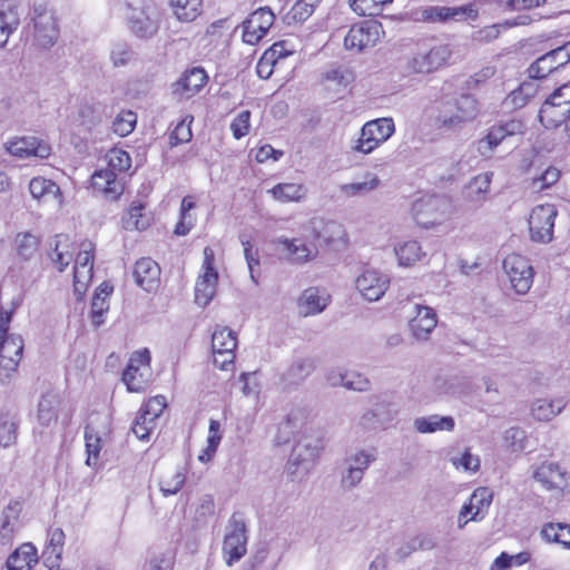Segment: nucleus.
Listing matches in <instances>:
<instances>
[{
	"mask_svg": "<svg viewBox=\"0 0 570 570\" xmlns=\"http://www.w3.org/2000/svg\"><path fill=\"white\" fill-rule=\"evenodd\" d=\"M125 18L132 35L140 39L154 37L160 22V13L153 0H127Z\"/></svg>",
	"mask_w": 570,
	"mask_h": 570,
	"instance_id": "obj_1",
	"label": "nucleus"
},
{
	"mask_svg": "<svg viewBox=\"0 0 570 570\" xmlns=\"http://www.w3.org/2000/svg\"><path fill=\"white\" fill-rule=\"evenodd\" d=\"M395 132V124L391 117H382L366 121L360 131L352 149L368 155L386 142Z\"/></svg>",
	"mask_w": 570,
	"mask_h": 570,
	"instance_id": "obj_2",
	"label": "nucleus"
},
{
	"mask_svg": "<svg viewBox=\"0 0 570 570\" xmlns=\"http://www.w3.org/2000/svg\"><path fill=\"white\" fill-rule=\"evenodd\" d=\"M452 107L453 111L443 110L438 116V122L442 128L450 130L461 129L466 124L474 121L480 114V104L470 94H463L455 98Z\"/></svg>",
	"mask_w": 570,
	"mask_h": 570,
	"instance_id": "obj_3",
	"label": "nucleus"
},
{
	"mask_svg": "<svg viewBox=\"0 0 570 570\" xmlns=\"http://www.w3.org/2000/svg\"><path fill=\"white\" fill-rule=\"evenodd\" d=\"M502 269L510 287L518 295H525L534 277V268L530 261L520 254H509L502 262Z\"/></svg>",
	"mask_w": 570,
	"mask_h": 570,
	"instance_id": "obj_4",
	"label": "nucleus"
},
{
	"mask_svg": "<svg viewBox=\"0 0 570 570\" xmlns=\"http://www.w3.org/2000/svg\"><path fill=\"white\" fill-rule=\"evenodd\" d=\"M151 375L150 353L144 348L131 354L122 373V381L129 392L139 393L146 390Z\"/></svg>",
	"mask_w": 570,
	"mask_h": 570,
	"instance_id": "obj_5",
	"label": "nucleus"
},
{
	"mask_svg": "<svg viewBox=\"0 0 570 570\" xmlns=\"http://www.w3.org/2000/svg\"><path fill=\"white\" fill-rule=\"evenodd\" d=\"M453 51L450 45L439 43L428 50H419L406 63L410 73L426 75L436 71L444 66Z\"/></svg>",
	"mask_w": 570,
	"mask_h": 570,
	"instance_id": "obj_6",
	"label": "nucleus"
},
{
	"mask_svg": "<svg viewBox=\"0 0 570 570\" xmlns=\"http://www.w3.org/2000/svg\"><path fill=\"white\" fill-rule=\"evenodd\" d=\"M214 250L210 247H205L202 272L195 285V303L202 307L207 306L216 294L218 272L214 266Z\"/></svg>",
	"mask_w": 570,
	"mask_h": 570,
	"instance_id": "obj_7",
	"label": "nucleus"
},
{
	"mask_svg": "<svg viewBox=\"0 0 570 570\" xmlns=\"http://www.w3.org/2000/svg\"><path fill=\"white\" fill-rule=\"evenodd\" d=\"M558 209L553 204H541L532 208L528 223L531 240L547 244L553 239Z\"/></svg>",
	"mask_w": 570,
	"mask_h": 570,
	"instance_id": "obj_8",
	"label": "nucleus"
},
{
	"mask_svg": "<svg viewBox=\"0 0 570 570\" xmlns=\"http://www.w3.org/2000/svg\"><path fill=\"white\" fill-rule=\"evenodd\" d=\"M247 552L246 525L235 515L228 522L223 542V556L228 567L239 561Z\"/></svg>",
	"mask_w": 570,
	"mask_h": 570,
	"instance_id": "obj_9",
	"label": "nucleus"
},
{
	"mask_svg": "<svg viewBox=\"0 0 570 570\" xmlns=\"http://www.w3.org/2000/svg\"><path fill=\"white\" fill-rule=\"evenodd\" d=\"M451 203L445 197H430L415 204V220L423 228L442 224L451 214Z\"/></svg>",
	"mask_w": 570,
	"mask_h": 570,
	"instance_id": "obj_10",
	"label": "nucleus"
},
{
	"mask_svg": "<svg viewBox=\"0 0 570 570\" xmlns=\"http://www.w3.org/2000/svg\"><path fill=\"white\" fill-rule=\"evenodd\" d=\"M318 235H302L295 238L278 237L275 243L285 253L286 258L296 264H304L317 256L315 239Z\"/></svg>",
	"mask_w": 570,
	"mask_h": 570,
	"instance_id": "obj_11",
	"label": "nucleus"
},
{
	"mask_svg": "<svg viewBox=\"0 0 570 570\" xmlns=\"http://www.w3.org/2000/svg\"><path fill=\"white\" fill-rule=\"evenodd\" d=\"M237 337L235 332L226 326H218L212 335L214 363L222 370H228L235 361Z\"/></svg>",
	"mask_w": 570,
	"mask_h": 570,
	"instance_id": "obj_12",
	"label": "nucleus"
},
{
	"mask_svg": "<svg viewBox=\"0 0 570 570\" xmlns=\"http://www.w3.org/2000/svg\"><path fill=\"white\" fill-rule=\"evenodd\" d=\"M383 33L382 24L370 20L354 24L344 38V46L347 50L361 52L374 47Z\"/></svg>",
	"mask_w": 570,
	"mask_h": 570,
	"instance_id": "obj_13",
	"label": "nucleus"
},
{
	"mask_svg": "<svg viewBox=\"0 0 570 570\" xmlns=\"http://www.w3.org/2000/svg\"><path fill=\"white\" fill-rule=\"evenodd\" d=\"M357 293L367 302L380 301L390 287V277L375 268H364L355 278Z\"/></svg>",
	"mask_w": 570,
	"mask_h": 570,
	"instance_id": "obj_14",
	"label": "nucleus"
},
{
	"mask_svg": "<svg viewBox=\"0 0 570 570\" xmlns=\"http://www.w3.org/2000/svg\"><path fill=\"white\" fill-rule=\"evenodd\" d=\"M523 131L520 120H509L489 128L487 135L476 141V150L483 158H491L495 148L509 136Z\"/></svg>",
	"mask_w": 570,
	"mask_h": 570,
	"instance_id": "obj_15",
	"label": "nucleus"
},
{
	"mask_svg": "<svg viewBox=\"0 0 570 570\" xmlns=\"http://www.w3.org/2000/svg\"><path fill=\"white\" fill-rule=\"evenodd\" d=\"M35 39L43 48L51 47L58 39L59 29L53 12L46 4L33 8Z\"/></svg>",
	"mask_w": 570,
	"mask_h": 570,
	"instance_id": "obj_16",
	"label": "nucleus"
},
{
	"mask_svg": "<svg viewBox=\"0 0 570 570\" xmlns=\"http://www.w3.org/2000/svg\"><path fill=\"white\" fill-rule=\"evenodd\" d=\"M61 400L58 394L46 393L41 396L37 410V425L35 433L41 436H50L58 423V412L60 409Z\"/></svg>",
	"mask_w": 570,
	"mask_h": 570,
	"instance_id": "obj_17",
	"label": "nucleus"
},
{
	"mask_svg": "<svg viewBox=\"0 0 570 570\" xmlns=\"http://www.w3.org/2000/svg\"><path fill=\"white\" fill-rule=\"evenodd\" d=\"M322 444L320 440L305 438L301 440L293 449L289 458V469L293 474H305L314 465L317 460Z\"/></svg>",
	"mask_w": 570,
	"mask_h": 570,
	"instance_id": "obj_18",
	"label": "nucleus"
},
{
	"mask_svg": "<svg viewBox=\"0 0 570 570\" xmlns=\"http://www.w3.org/2000/svg\"><path fill=\"white\" fill-rule=\"evenodd\" d=\"M275 21L269 8H259L243 22V40L248 45L258 43Z\"/></svg>",
	"mask_w": 570,
	"mask_h": 570,
	"instance_id": "obj_19",
	"label": "nucleus"
},
{
	"mask_svg": "<svg viewBox=\"0 0 570 570\" xmlns=\"http://www.w3.org/2000/svg\"><path fill=\"white\" fill-rule=\"evenodd\" d=\"M94 275V245L91 242L80 244V250L75 259L73 287L79 295L87 291Z\"/></svg>",
	"mask_w": 570,
	"mask_h": 570,
	"instance_id": "obj_20",
	"label": "nucleus"
},
{
	"mask_svg": "<svg viewBox=\"0 0 570 570\" xmlns=\"http://www.w3.org/2000/svg\"><path fill=\"white\" fill-rule=\"evenodd\" d=\"M419 20L424 22H446V21H461L464 19L475 20L478 17V10L472 6L462 7H442V6H429L424 7L419 11Z\"/></svg>",
	"mask_w": 570,
	"mask_h": 570,
	"instance_id": "obj_21",
	"label": "nucleus"
},
{
	"mask_svg": "<svg viewBox=\"0 0 570 570\" xmlns=\"http://www.w3.org/2000/svg\"><path fill=\"white\" fill-rule=\"evenodd\" d=\"M540 122L547 129H559L570 139V106L547 99L539 111Z\"/></svg>",
	"mask_w": 570,
	"mask_h": 570,
	"instance_id": "obj_22",
	"label": "nucleus"
},
{
	"mask_svg": "<svg viewBox=\"0 0 570 570\" xmlns=\"http://www.w3.org/2000/svg\"><path fill=\"white\" fill-rule=\"evenodd\" d=\"M92 189L109 200H116L124 193V177L110 168L96 170L91 175Z\"/></svg>",
	"mask_w": 570,
	"mask_h": 570,
	"instance_id": "obj_23",
	"label": "nucleus"
},
{
	"mask_svg": "<svg viewBox=\"0 0 570 570\" xmlns=\"http://www.w3.org/2000/svg\"><path fill=\"white\" fill-rule=\"evenodd\" d=\"M438 325L436 312L429 306L416 304L414 315L409 322V330L416 341H428Z\"/></svg>",
	"mask_w": 570,
	"mask_h": 570,
	"instance_id": "obj_24",
	"label": "nucleus"
},
{
	"mask_svg": "<svg viewBox=\"0 0 570 570\" xmlns=\"http://www.w3.org/2000/svg\"><path fill=\"white\" fill-rule=\"evenodd\" d=\"M208 76L203 68L194 67L186 70L174 83L173 92L179 99H189L197 95L207 83Z\"/></svg>",
	"mask_w": 570,
	"mask_h": 570,
	"instance_id": "obj_25",
	"label": "nucleus"
},
{
	"mask_svg": "<svg viewBox=\"0 0 570 570\" xmlns=\"http://www.w3.org/2000/svg\"><path fill=\"white\" fill-rule=\"evenodd\" d=\"M21 14V0H1L0 2V48H3L10 35L18 28Z\"/></svg>",
	"mask_w": 570,
	"mask_h": 570,
	"instance_id": "obj_26",
	"label": "nucleus"
},
{
	"mask_svg": "<svg viewBox=\"0 0 570 570\" xmlns=\"http://www.w3.org/2000/svg\"><path fill=\"white\" fill-rule=\"evenodd\" d=\"M331 302V295L318 287L306 288L298 298V311L303 316L322 313Z\"/></svg>",
	"mask_w": 570,
	"mask_h": 570,
	"instance_id": "obj_27",
	"label": "nucleus"
},
{
	"mask_svg": "<svg viewBox=\"0 0 570 570\" xmlns=\"http://www.w3.org/2000/svg\"><path fill=\"white\" fill-rule=\"evenodd\" d=\"M533 479L547 490H563L567 487V474L552 462H544L532 473Z\"/></svg>",
	"mask_w": 570,
	"mask_h": 570,
	"instance_id": "obj_28",
	"label": "nucleus"
},
{
	"mask_svg": "<svg viewBox=\"0 0 570 570\" xmlns=\"http://www.w3.org/2000/svg\"><path fill=\"white\" fill-rule=\"evenodd\" d=\"M132 275L138 286L150 292L159 284L160 268L155 261L144 257L136 262Z\"/></svg>",
	"mask_w": 570,
	"mask_h": 570,
	"instance_id": "obj_29",
	"label": "nucleus"
},
{
	"mask_svg": "<svg viewBox=\"0 0 570 570\" xmlns=\"http://www.w3.org/2000/svg\"><path fill=\"white\" fill-rule=\"evenodd\" d=\"M29 190L31 196L39 202H52L57 207H61L63 204L60 187L51 179L33 177L29 183Z\"/></svg>",
	"mask_w": 570,
	"mask_h": 570,
	"instance_id": "obj_30",
	"label": "nucleus"
},
{
	"mask_svg": "<svg viewBox=\"0 0 570 570\" xmlns=\"http://www.w3.org/2000/svg\"><path fill=\"white\" fill-rule=\"evenodd\" d=\"M8 151L19 158L29 156L46 158L50 155V147L33 137H22L11 140L8 144Z\"/></svg>",
	"mask_w": 570,
	"mask_h": 570,
	"instance_id": "obj_31",
	"label": "nucleus"
},
{
	"mask_svg": "<svg viewBox=\"0 0 570 570\" xmlns=\"http://www.w3.org/2000/svg\"><path fill=\"white\" fill-rule=\"evenodd\" d=\"M493 173L487 171L473 177L464 187V199L475 206L482 205L490 193Z\"/></svg>",
	"mask_w": 570,
	"mask_h": 570,
	"instance_id": "obj_32",
	"label": "nucleus"
},
{
	"mask_svg": "<svg viewBox=\"0 0 570 570\" xmlns=\"http://www.w3.org/2000/svg\"><path fill=\"white\" fill-rule=\"evenodd\" d=\"M413 425L414 429L422 434L441 431L452 432L455 428V421L451 415L432 414L416 417Z\"/></svg>",
	"mask_w": 570,
	"mask_h": 570,
	"instance_id": "obj_33",
	"label": "nucleus"
},
{
	"mask_svg": "<svg viewBox=\"0 0 570 570\" xmlns=\"http://www.w3.org/2000/svg\"><path fill=\"white\" fill-rule=\"evenodd\" d=\"M38 563L37 549L31 543L21 544L6 562L8 570H31Z\"/></svg>",
	"mask_w": 570,
	"mask_h": 570,
	"instance_id": "obj_34",
	"label": "nucleus"
},
{
	"mask_svg": "<svg viewBox=\"0 0 570 570\" xmlns=\"http://www.w3.org/2000/svg\"><path fill=\"white\" fill-rule=\"evenodd\" d=\"M566 406L563 397L537 399L531 406V414L538 421H550L558 415Z\"/></svg>",
	"mask_w": 570,
	"mask_h": 570,
	"instance_id": "obj_35",
	"label": "nucleus"
},
{
	"mask_svg": "<svg viewBox=\"0 0 570 570\" xmlns=\"http://www.w3.org/2000/svg\"><path fill=\"white\" fill-rule=\"evenodd\" d=\"M272 197L279 203H298L307 194V188L298 183H279L268 190Z\"/></svg>",
	"mask_w": 570,
	"mask_h": 570,
	"instance_id": "obj_36",
	"label": "nucleus"
},
{
	"mask_svg": "<svg viewBox=\"0 0 570 570\" xmlns=\"http://www.w3.org/2000/svg\"><path fill=\"white\" fill-rule=\"evenodd\" d=\"M394 253L399 265L403 267L413 266L425 256V253L417 240H405L399 243L394 247Z\"/></svg>",
	"mask_w": 570,
	"mask_h": 570,
	"instance_id": "obj_37",
	"label": "nucleus"
},
{
	"mask_svg": "<svg viewBox=\"0 0 570 570\" xmlns=\"http://www.w3.org/2000/svg\"><path fill=\"white\" fill-rule=\"evenodd\" d=\"M493 500V492L487 487L475 489L469 498V503L473 507L474 512L470 520L479 522L485 518Z\"/></svg>",
	"mask_w": 570,
	"mask_h": 570,
	"instance_id": "obj_38",
	"label": "nucleus"
},
{
	"mask_svg": "<svg viewBox=\"0 0 570 570\" xmlns=\"http://www.w3.org/2000/svg\"><path fill=\"white\" fill-rule=\"evenodd\" d=\"M541 538L548 543H558L570 550V524L548 522L542 525Z\"/></svg>",
	"mask_w": 570,
	"mask_h": 570,
	"instance_id": "obj_39",
	"label": "nucleus"
},
{
	"mask_svg": "<svg viewBox=\"0 0 570 570\" xmlns=\"http://www.w3.org/2000/svg\"><path fill=\"white\" fill-rule=\"evenodd\" d=\"M380 185L381 180L377 175L366 173L362 181L344 184L340 187V190L346 197L365 196L377 189Z\"/></svg>",
	"mask_w": 570,
	"mask_h": 570,
	"instance_id": "obj_40",
	"label": "nucleus"
},
{
	"mask_svg": "<svg viewBox=\"0 0 570 570\" xmlns=\"http://www.w3.org/2000/svg\"><path fill=\"white\" fill-rule=\"evenodd\" d=\"M112 293V287L108 284H101L91 302V321L95 326H100L105 320L104 315L109 309L108 297Z\"/></svg>",
	"mask_w": 570,
	"mask_h": 570,
	"instance_id": "obj_41",
	"label": "nucleus"
},
{
	"mask_svg": "<svg viewBox=\"0 0 570 570\" xmlns=\"http://www.w3.org/2000/svg\"><path fill=\"white\" fill-rule=\"evenodd\" d=\"M49 544L43 551L46 562H48L49 569L59 568V561L62 556V547L65 543V533L62 529L55 528L49 531Z\"/></svg>",
	"mask_w": 570,
	"mask_h": 570,
	"instance_id": "obj_42",
	"label": "nucleus"
},
{
	"mask_svg": "<svg viewBox=\"0 0 570 570\" xmlns=\"http://www.w3.org/2000/svg\"><path fill=\"white\" fill-rule=\"evenodd\" d=\"M51 261L56 264L59 272H63L73 258L72 244L68 236L58 235L55 239V248L50 254Z\"/></svg>",
	"mask_w": 570,
	"mask_h": 570,
	"instance_id": "obj_43",
	"label": "nucleus"
},
{
	"mask_svg": "<svg viewBox=\"0 0 570 570\" xmlns=\"http://www.w3.org/2000/svg\"><path fill=\"white\" fill-rule=\"evenodd\" d=\"M196 207L195 197L187 195L181 199L179 209V222L175 227V234L178 236L187 235L196 223V217L190 212Z\"/></svg>",
	"mask_w": 570,
	"mask_h": 570,
	"instance_id": "obj_44",
	"label": "nucleus"
},
{
	"mask_svg": "<svg viewBox=\"0 0 570 570\" xmlns=\"http://www.w3.org/2000/svg\"><path fill=\"white\" fill-rule=\"evenodd\" d=\"M174 13L179 21L191 22L203 9V0H170Z\"/></svg>",
	"mask_w": 570,
	"mask_h": 570,
	"instance_id": "obj_45",
	"label": "nucleus"
},
{
	"mask_svg": "<svg viewBox=\"0 0 570 570\" xmlns=\"http://www.w3.org/2000/svg\"><path fill=\"white\" fill-rule=\"evenodd\" d=\"M19 522V510L17 507L9 505L2 512L0 525V543L8 544L13 539Z\"/></svg>",
	"mask_w": 570,
	"mask_h": 570,
	"instance_id": "obj_46",
	"label": "nucleus"
},
{
	"mask_svg": "<svg viewBox=\"0 0 570 570\" xmlns=\"http://www.w3.org/2000/svg\"><path fill=\"white\" fill-rule=\"evenodd\" d=\"M534 94V85L531 82H523L505 97L503 104L509 109H520L530 101Z\"/></svg>",
	"mask_w": 570,
	"mask_h": 570,
	"instance_id": "obj_47",
	"label": "nucleus"
},
{
	"mask_svg": "<svg viewBox=\"0 0 570 570\" xmlns=\"http://www.w3.org/2000/svg\"><path fill=\"white\" fill-rule=\"evenodd\" d=\"M313 362L308 358L294 361L283 375L287 384H297L304 381L313 372Z\"/></svg>",
	"mask_w": 570,
	"mask_h": 570,
	"instance_id": "obj_48",
	"label": "nucleus"
},
{
	"mask_svg": "<svg viewBox=\"0 0 570 570\" xmlns=\"http://www.w3.org/2000/svg\"><path fill=\"white\" fill-rule=\"evenodd\" d=\"M23 346V340L18 334L6 335L2 338L0 337V358H18V362H20Z\"/></svg>",
	"mask_w": 570,
	"mask_h": 570,
	"instance_id": "obj_49",
	"label": "nucleus"
},
{
	"mask_svg": "<svg viewBox=\"0 0 570 570\" xmlns=\"http://www.w3.org/2000/svg\"><path fill=\"white\" fill-rule=\"evenodd\" d=\"M561 177V171L554 166H548L539 175L530 177L529 187L534 191H542L556 185Z\"/></svg>",
	"mask_w": 570,
	"mask_h": 570,
	"instance_id": "obj_50",
	"label": "nucleus"
},
{
	"mask_svg": "<svg viewBox=\"0 0 570 570\" xmlns=\"http://www.w3.org/2000/svg\"><path fill=\"white\" fill-rule=\"evenodd\" d=\"M393 0H350L351 9L363 17L379 16Z\"/></svg>",
	"mask_w": 570,
	"mask_h": 570,
	"instance_id": "obj_51",
	"label": "nucleus"
},
{
	"mask_svg": "<svg viewBox=\"0 0 570 570\" xmlns=\"http://www.w3.org/2000/svg\"><path fill=\"white\" fill-rule=\"evenodd\" d=\"M465 389L464 380L459 376L438 379L434 382V390L439 395L460 396Z\"/></svg>",
	"mask_w": 570,
	"mask_h": 570,
	"instance_id": "obj_52",
	"label": "nucleus"
},
{
	"mask_svg": "<svg viewBox=\"0 0 570 570\" xmlns=\"http://www.w3.org/2000/svg\"><path fill=\"white\" fill-rule=\"evenodd\" d=\"M557 63L553 60L551 51L539 57L528 69L529 76L534 79H542L557 70Z\"/></svg>",
	"mask_w": 570,
	"mask_h": 570,
	"instance_id": "obj_53",
	"label": "nucleus"
},
{
	"mask_svg": "<svg viewBox=\"0 0 570 570\" xmlns=\"http://www.w3.org/2000/svg\"><path fill=\"white\" fill-rule=\"evenodd\" d=\"M107 168H110L124 177L125 171L131 167V158L126 150L119 148L110 149L107 155Z\"/></svg>",
	"mask_w": 570,
	"mask_h": 570,
	"instance_id": "obj_54",
	"label": "nucleus"
},
{
	"mask_svg": "<svg viewBox=\"0 0 570 570\" xmlns=\"http://www.w3.org/2000/svg\"><path fill=\"white\" fill-rule=\"evenodd\" d=\"M193 120L191 116H186L175 125L169 134V145L171 147L190 141L193 137L190 128Z\"/></svg>",
	"mask_w": 570,
	"mask_h": 570,
	"instance_id": "obj_55",
	"label": "nucleus"
},
{
	"mask_svg": "<svg viewBox=\"0 0 570 570\" xmlns=\"http://www.w3.org/2000/svg\"><path fill=\"white\" fill-rule=\"evenodd\" d=\"M18 255L23 259L31 258L38 250L39 238L31 233H19L16 237Z\"/></svg>",
	"mask_w": 570,
	"mask_h": 570,
	"instance_id": "obj_56",
	"label": "nucleus"
},
{
	"mask_svg": "<svg viewBox=\"0 0 570 570\" xmlns=\"http://www.w3.org/2000/svg\"><path fill=\"white\" fill-rule=\"evenodd\" d=\"M18 423L16 419L9 414L0 415V445L7 448L17 440Z\"/></svg>",
	"mask_w": 570,
	"mask_h": 570,
	"instance_id": "obj_57",
	"label": "nucleus"
},
{
	"mask_svg": "<svg viewBox=\"0 0 570 570\" xmlns=\"http://www.w3.org/2000/svg\"><path fill=\"white\" fill-rule=\"evenodd\" d=\"M137 116L130 110L120 111L112 121V130L120 137L129 135L136 126Z\"/></svg>",
	"mask_w": 570,
	"mask_h": 570,
	"instance_id": "obj_58",
	"label": "nucleus"
},
{
	"mask_svg": "<svg viewBox=\"0 0 570 570\" xmlns=\"http://www.w3.org/2000/svg\"><path fill=\"white\" fill-rule=\"evenodd\" d=\"M376 459L374 450H358L354 453L348 454L344 460V465L350 468L361 469L365 472L370 464Z\"/></svg>",
	"mask_w": 570,
	"mask_h": 570,
	"instance_id": "obj_59",
	"label": "nucleus"
},
{
	"mask_svg": "<svg viewBox=\"0 0 570 570\" xmlns=\"http://www.w3.org/2000/svg\"><path fill=\"white\" fill-rule=\"evenodd\" d=\"M144 206L141 204H132L124 217V226L127 229H145L148 226V218L142 214Z\"/></svg>",
	"mask_w": 570,
	"mask_h": 570,
	"instance_id": "obj_60",
	"label": "nucleus"
},
{
	"mask_svg": "<svg viewBox=\"0 0 570 570\" xmlns=\"http://www.w3.org/2000/svg\"><path fill=\"white\" fill-rule=\"evenodd\" d=\"M156 426V419L139 411L132 425L134 434L142 441L149 440L151 431Z\"/></svg>",
	"mask_w": 570,
	"mask_h": 570,
	"instance_id": "obj_61",
	"label": "nucleus"
},
{
	"mask_svg": "<svg viewBox=\"0 0 570 570\" xmlns=\"http://www.w3.org/2000/svg\"><path fill=\"white\" fill-rule=\"evenodd\" d=\"M321 2L322 0H297L288 14L295 22H303L312 16Z\"/></svg>",
	"mask_w": 570,
	"mask_h": 570,
	"instance_id": "obj_62",
	"label": "nucleus"
},
{
	"mask_svg": "<svg viewBox=\"0 0 570 570\" xmlns=\"http://www.w3.org/2000/svg\"><path fill=\"white\" fill-rule=\"evenodd\" d=\"M86 440V451H87V460L86 463L89 466H95L98 462L99 453L101 450V440L100 438L88 428L85 432Z\"/></svg>",
	"mask_w": 570,
	"mask_h": 570,
	"instance_id": "obj_63",
	"label": "nucleus"
},
{
	"mask_svg": "<svg viewBox=\"0 0 570 570\" xmlns=\"http://www.w3.org/2000/svg\"><path fill=\"white\" fill-rule=\"evenodd\" d=\"M240 243L244 248L245 259L249 269L250 278L254 283H257L256 268L259 266L258 250L255 249L250 243V239L245 235L240 236Z\"/></svg>",
	"mask_w": 570,
	"mask_h": 570,
	"instance_id": "obj_64",
	"label": "nucleus"
}]
</instances>
